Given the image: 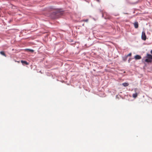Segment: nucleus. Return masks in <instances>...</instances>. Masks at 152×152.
Here are the masks:
<instances>
[{"mask_svg": "<svg viewBox=\"0 0 152 152\" xmlns=\"http://www.w3.org/2000/svg\"><path fill=\"white\" fill-rule=\"evenodd\" d=\"M144 58H145L144 61L146 62L151 63L152 61V55L151 54L147 53Z\"/></svg>", "mask_w": 152, "mask_h": 152, "instance_id": "1", "label": "nucleus"}, {"mask_svg": "<svg viewBox=\"0 0 152 152\" xmlns=\"http://www.w3.org/2000/svg\"><path fill=\"white\" fill-rule=\"evenodd\" d=\"M141 38L142 39L144 40H146V37L145 31H143L142 32Z\"/></svg>", "mask_w": 152, "mask_h": 152, "instance_id": "2", "label": "nucleus"}, {"mask_svg": "<svg viewBox=\"0 0 152 152\" xmlns=\"http://www.w3.org/2000/svg\"><path fill=\"white\" fill-rule=\"evenodd\" d=\"M59 11L56 10L54 9L52 10V13L54 15H56L58 13Z\"/></svg>", "mask_w": 152, "mask_h": 152, "instance_id": "3", "label": "nucleus"}, {"mask_svg": "<svg viewBox=\"0 0 152 152\" xmlns=\"http://www.w3.org/2000/svg\"><path fill=\"white\" fill-rule=\"evenodd\" d=\"M134 58L136 60H138L140 59L141 58V57L139 55H136L134 56Z\"/></svg>", "mask_w": 152, "mask_h": 152, "instance_id": "4", "label": "nucleus"}, {"mask_svg": "<svg viewBox=\"0 0 152 152\" xmlns=\"http://www.w3.org/2000/svg\"><path fill=\"white\" fill-rule=\"evenodd\" d=\"M134 25L135 28H137L138 27V24L137 22H135L134 23Z\"/></svg>", "mask_w": 152, "mask_h": 152, "instance_id": "5", "label": "nucleus"}, {"mask_svg": "<svg viewBox=\"0 0 152 152\" xmlns=\"http://www.w3.org/2000/svg\"><path fill=\"white\" fill-rule=\"evenodd\" d=\"M21 62L23 64L28 65L29 64L28 62L25 61L21 60Z\"/></svg>", "mask_w": 152, "mask_h": 152, "instance_id": "6", "label": "nucleus"}, {"mask_svg": "<svg viewBox=\"0 0 152 152\" xmlns=\"http://www.w3.org/2000/svg\"><path fill=\"white\" fill-rule=\"evenodd\" d=\"M122 85L124 87H126L128 86L129 84L128 83H122Z\"/></svg>", "mask_w": 152, "mask_h": 152, "instance_id": "7", "label": "nucleus"}, {"mask_svg": "<svg viewBox=\"0 0 152 152\" xmlns=\"http://www.w3.org/2000/svg\"><path fill=\"white\" fill-rule=\"evenodd\" d=\"M137 93H135L133 94L132 96L134 98H135L137 97Z\"/></svg>", "mask_w": 152, "mask_h": 152, "instance_id": "8", "label": "nucleus"}, {"mask_svg": "<svg viewBox=\"0 0 152 152\" xmlns=\"http://www.w3.org/2000/svg\"><path fill=\"white\" fill-rule=\"evenodd\" d=\"M0 53L1 55L4 56H5V57L6 56V54H5V53H4V51H1L0 52Z\"/></svg>", "mask_w": 152, "mask_h": 152, "instance_id": "9", "label": "nucleus"}, {"mask_svg": "<svg viewBox=\"0 0 152 152\" xmlns=\"http://www.w3.org/2000/svg\"><path fill=\"white\" fill-rule=\"evenodd\" d=\"M88 19H86V20H83V21H84V22H87L88 21Z\"/></svg>", "mask_w": 152, "mask_h": 152, "instance_id": "10", "label": "nucleus"}, {"mask_svg": "<svg viewBox=\"0 0 152 152\" xmlns=\"http://www.w3.org/2000/svg\"><path fill=\"white\" fill-rule=\"evenodd\" d=\"M28 50H29L30 51L33 52L34 51V50L32 49H28Z\"/></svg>", "mask_w": 152, "mask_h": 152, "instance_id": "11", "label": "nucleus"}, {"mask_svg": "<svg viewBox=\"0 0 152 152\" xmlns=\"http://www.w3.org/2000/svg\"><path fill=\"white\" fill-rule=\"evenodd\" d=\"M131 55H132V54H131V53H129V54L127 55V56H131Z\"/></svg>", "mask_w": 152, "mask_h": 152, "instance_id": "12", "label": "nucleus"}, {"mask_svg": "<svg viewBox=\"0 0 152 152\" xmlns=\"http://www.w3.org/2000/svg\"><path fill=\"white\" fill-rule=\"evenodd\" d=\"M137 90V88H135L134 89V90H135V91H136V90Z\"/></svg>", "mask_w": 152, "mask_h": 152, "instance_id": "13", "label": "nucleus"}, {"mask_svg": "<svg viewBox=\"0 0 152 152\" xmlns=\"http://www.w3.org/2000/svg\"><path fill=\"white\" fill-rule=\"evenodd\" d=\"M151 54H152V50H151Z\"/></svg>", "mask_w": 152, "mask_h": 152, "instance_id": "14", "label": "nucleus"}]
</instances>
